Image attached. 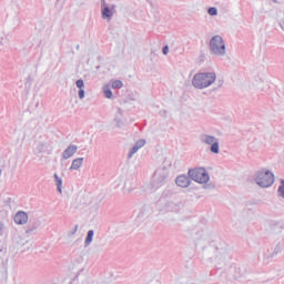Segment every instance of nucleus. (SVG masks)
Instances as JSON below:
<instances>
[{
	"instance_id": "b1692460",
	"label": "nucleus",
	"mask_w": 284,
	"mask_h": 284,
	"mask_svg": "<svg viewBox=\"0 0 284 284\" xmlns=\"http://www.w3.org/2000/svg\"><path fill=\"white\" fill-rule=\"evenodd\" d=\"M3 45H8V38H0V48H3Z\"/></svg>"
},
{
	"instance_id": "c85d7f7f",
	"label": "nucleus",
	"mask_w": 284,
	"mask_h": 284,
	"mask_svg": "<svg viewBox=\"0 0 284 284\" xmlns=\"http://www.w3.org/2000/svg\"><path fill=\"white\" fill-rule=\"evenodd\" d=\"M124 192H132V189L128 187V182L124 183Z\"/></svg>"
},
{
	"instance_id": "f8f14e48",
	"label": "nucleus",
	"mask_w": 284,
	"mask_h": 284,
	"mask_svg": "<svg viewBox=\"0 0 284 284\" xmlns=\"http://www.w3.org/2000/svg\"><path fill=\"white\" fill-rule=\"evenodd\" d=\"M83 161L84 159L83 158H78V159H74L71 163V166H70V171L71 172H74V170H79L81 168V165H83Z\"/></svg>"
},
{
	"instance_id": "aec40b11",
	"label": "nucleus",
	"mask_w": 284,
	"mask_h": 284,
	"mask_svg": "<svg viewBox=\"0 0 284 284\" xmlns=\"http://www.w3.org/2000/svg\"><path fill=\"white\" fill-rule=\"evenodd\" d=\"M139 150L140 149H138L134 144L133 148L131 149V151L129 152L128 159H132L134 156V154H136L139 152Z\"/></svg>"
},
{
	"instance_id": "2f4dec72",
	"label": "nucleus",
	"mask_w": 284,
	"mask_h": 284,
	"mask_svg": "<svg viewBox=\"0 0 284 284\" xmlns=\"http://www.w3.org/2000/svg\"><path fill=\"white\" fill-rule=\"evenodd\" d=\"M273 1V3H278V0H272Z\"/></svg>"
},
{
	"instance_id": "0eeeda50",
	"label": "nucleus",
	"mask_w": 284,
	"mask_h": 284,
	"mask_svg": "<svg viewBox=\"0 0 284 284\" xmlns=\"http://www.w3.org/2000/svg\"><path fill=\"white\" fill-rule=\"evenodd\" d=\"M115 10H116V4L108 6L105 4V0H102V8H101L102 19H106L108 21H110L112 17H114Z\"/></svg>"
},
{
	"instance_id": "9b49d317",
	"label": "nucleus",
	"mask_w": 284,
	"mask_h": 284,
	"mask_svg": "<svg viewBox=\"0 0 284 284\" xmlns=\"http://www.w3.org/2000/svg\"><path fill=\"white\" fill-rule=\"evenodd\" d=\"M182 207H183V204L181 202H168L166 203V210L169 212L179 213V212H181Z\"/></svg>"
},
{
	"instance_id": "2eb2a0df",
	"label": "nucleus",
	"mask_w": 284,
	"mask_h": 284,
	"mask_svg": "<svg viewBox=\"0 0 284 284\" xmlns=\"http://www.w3.org/2000/svg\"><path fill=\"white\" fill-rule=\"evenodd\" d=\"M150 214H152V210L150 206L144 205L140 211L139 216H150Z\"/></svg>"
},
{
	"instance_id": "7c9ffc66",
	"label": "nucleus",
	"mask_w": 284,
	"mask_h": 284,
	"mask_svg": "<svg viewBox=\"0 0 284 284\" xmlns=\"http://www.w3.org/2000/svg\"><path fill=\"white\" fill-rule=\"evenodd\" d=\"M202 240H203V241H209V235H207V233H205L204 235H202Z\"/></svg>"
},
{
	"instance_id": "dca6fc26",
	"label": "nucleus",
	"mask_w": 284,
	"mask_h": 284,
	"mask_svg": "<svg viewBox=\"0 0 284 284\" xmlns=\"http://www.w3.org/2000/svg\"><path fill=\"white\" fill-rule=\"evenodd\" d=\"M112 88H113V90H121V88H123V81H121V80L113 81Z\"/></svg>"
},
{
	"instance_id": "f03ea898",
	"label": "nucleus",
	"mask_w": 284,
	"mask_h": 284,
	"mask_svg": "<svg viewBox=\"0 0 284 284\" xmlns=\"http://www.w3.org/2000/svg\"><path fill=\"white\" fill-rule=\"evenodd\" d=\"M255 183L260 187H272L274 185V173L270 170H261L255 176Z\"/></svg>"
},
{
	"instance_id": "a878e982",
	"label": "nucleus",
	"mask_w": 284,
	"mask_h": 284,
	"mask_svg": "<svg viewBox=\"0 0 284 284\" xmlns=\"http://www.w3.org/2000/svg\"><path fill=\"white\" fill-rule=\"evenodd\" d=\"M78 97H79V99H85V90L80 89L78 92Z\"/></svg>"
},
{
	"instance_id": "423d86ee",
	"label": "nucleus",
	"mask_w": 284,
	"mask_h": 284,
	"mask_svg": "<svg viewBox=\"0 0 284 284\" xmlns=\"http://www.w3.org/2000/svg\"><path fill=\"white\" fill-rule=\"evenodd\" d=\"M200 140L202 143H205L206 145H211V152L213 154H219L220 146H219V139H216V136L202 134Z\"/></svg>"
},
{
	"instance_id": "c756f323",
	"label": "nucleus",
	"mask_w": 284,
	"mask_h": 284,
	"mask_svg": "<svg viewBox=\"0 0 284 284\" xmlns=\"http://www.w3.org/2000/svg\"><path fill=\"white\" fill-rule=\"evenodd\" d=\"M160 116H168V111L163 110V111H160Z\"/></svg>"
},
{
	"instance_id": "6e6552de",
	"label": "nucleus",
	"mask_w": 284,
	"mask_h": 284,
	"mask_svg": "<svg viewBox=\"0 0 284 284\" xmlns=\"http://www.w3.org/2000/svg\"><path fill=\"white\" fill-rule=\"evenodd\" d=\"M79 151V146L75 144H70L63 152L61 156V161H68V159H72L74 154Z\"/></svg>"
},
{
	"instance_id": "39448f33",
	"label": "nucleus",
	"mask_w": 284,
	"mask_h": 284,
	"mask_svg": "<svg viewBox=\"0 0 284 284\" xmlns=\"http://www.w3.org/2000/svg\"><path fill=\"white\" fill-rule=\"evenodd\" d=\"M189 176L192 181H195V183L203 184L210 181V174L204 168L190 169Z\"/></svg>"
},
{
	"instance_id": "4468645a",
	"label": "nucleus",
	"mask_w": 284,
	"mask_h": 284,
	"mask_svg": "<svg viewBox=\"0 0 284 284\" xmlns=\"http://www.w3.org/2000/svg\"><path fill=\"white\" fill-rule=\"evenodd\" d=\"M53 178H54V181H55L57 190L61 194V192H62L61 187L63 185V180L61 178H59V174H57V173H54Z\"/></svg>"
},
{
	"instance_id": "f257e3e1",
	"label": "nucleus",
	"mask_w": 284,
	"mask_h": 284,
	"mask_svg": "<svg viewBox=\"0 0 284 284\" xmlns=\"http://www.w3.org/2000/svg\"><path fill=\"white\" fill-rule=\"evenodd\" d=\"M214 81H216L215 72H200L193 77L192 85L196 88V90H205V88H210Z\"/></svg>"
},
{
	"instance_id": "cd10ccee",
	"label": "nucleus",
	"mask_w": 284,
	"mask_h": 284,
	"mask_svg": "<svg viewBox=\"0 0 284 284\" xmlns=\"http://www.w3.org/2000/svg\"><path fill=\"white\" fill-rule=\"evenodd\" d=\"M163 54H168L170 52V47L165 45L162 49Z\"/></svg>"
},
{
	"instance_id": "ddd939ff",
	"label": "nucleus",
	"mask_w": 284,
	"mask_h": 284,
	"mask_svg": "<svg viewBox=\"0 0 284 284\" xmlns=\"http://www.w3.org/2000/svg\"><path fill=\"white\" fill-rule=\"evenodd\" d=\"M93 240H94V231L90 230V231H88L87 237H85V241H84L85 247H88L90 245V243H92Z\"/></svg>"
},
{
	"instance_id": "bb28decb",
	"label": "nucleus",
	"mask_w": 284,
	"mask_h": 284,
	"mask_svg": "<svg viewBox=\"0 0 284 284\" xmlns=\"http://www.w3.org/2000/svg\"><path fill=\"white\" fill-rule=\"evenodd\" d=\"M116 128H123V121H121L119 118H115Z\"/></svg>"
},
{
	"instance_id": "4be33fe9",
	"label": "nucleus",
	"mask_w": 284,
	"mask_h": 284,
	"mask_svg": "<svg viewBox=\"0 0 284 284\" xmlns=\"http://www.w3.org/2000/svg\"><path fill=\"white\" fill-rule=\"evenodd\" d=\"M6 232H8L6 224L3 222H0V236H3Z\"/></svg>"
},
{
	"instance_id": "7ed1b4c3",
	"label": "nucleus",
	"mask_w": 284,
	"mask_h": 284,
	"mask_svg": "<svg viewBox=\"0 0 284 284\" xmlns=\"http://www.w3.org/2000/svg\"><path fill=\"white\" fill-rule=\"evenodd\" d=\"M211 54L215 57H225V41L221 36H214L210 40Z\"/></svg>"
},
{
	"instance_id": "72a5a7b5",
	"label": "nucleus",
	"mask_w": 284,
	"mask_h": 284,
	"mask_svg": "<svg viewBox=\"0 0 284 284\" xmlns=\"http://www.w3.org/2000/svg\"><path fill=\"white\" fill-rule=\"evenodd\" d=\"M77 49L79 50V45L77 47Z\"/></svg>"
},
{
	"instance_id": "412c9836",
	"label": "nucleus",
	"mask_w": 284,
	"mask_h": 284,
	"mask_svg": "<svg viewBox=\"0 0 284 284\" xmlns=\"http://www.w3.org/2000/svg\"><path fill=\"white\" fill-rule=\"evenodd\" d=\"M104 97L105 99H112V90L108 87L104 88Z\"/></svg>"
},
{
	"instance_id": "9d476101",
	"label": "nucleus",
	"mask_w": 284,
	"mask_h": 284,
	"mask_svg": "<svg viewBox=\"0 0 284 284\" xmlns=\"http://www.w3.org/2000/svg\"><path fill=\"white\" fill-rule=\"evenodd\" d=\"M175 183L179 187H189L190 183H192V179L187 175H179Z\"/></svg>"
},
{
	"instance_id": "f3484780",
	"label": "nucleus",
	"mask_w": 284,
	"mask_h": 284,
	"mask_svg": "<svg viewBox=\"0 0 284 284\" xmlns=\"http://www.w3.org/2000/svg\"><path fill=\"white\" fill-rule=\"evenodd\" d=\"M33 232H37V225L34 224H29L26 229L27 234H33Z\"/></svg>"
},
{
	"instance_id": "5701e85b",
	"label": "nucleus",
	"mask_w": 284,
	"mask_h": 284,
	"mask_svg": "<svg viewBox=\"0 0 284 284\" xmlns=\"http://www.w3.org/2000/svg\"><path fill=\"white\" fill-rule=\"evenodd\" d=\"M75 85L77 88H79V90H83L85 82H83V80L80 79V80H77Z\"/></svg>"
},
{
	"instance_id": "1a4fd4ad",
	"label": "nucleus",
	"mask_w": 284,
	"mask_h": 284,
	"mask_svg": "<svg viewBox=\"0 0 284 284\" xmlns=\"http://www.w3.org/2000/svg\"><path fill=\"white\" fill-rule=\"evenodd\" d=\"M13 221L17 225H26V223H28V213L24 211H18Z\"/></svg>"
},
{
	"instance_id": "a211bd4d",
	"label": "nucleus",
	"mask_w": 284,
	"mask_h": 284,
	"mask_svg": "<svg viewBox=\"0 0 284 284\" xmlns=\"http://www.w3.org/2000/svg\"><path fill=\"white\" fill-rule=\"evenodd\" d=\"M207 12L211 17H216V14H219V10L216 9V7L209 8Z\"/></svg>"
},
{
	"instance_id": "393cba45",
	"label": "nucleus",
	"mask_w": 284,
	"mask_h": 284,
	"mask_svg": "<svg viewBox=\"0 0 284 284\" xmlns=\"http://www.w3.org/2000/svg\"><path fill=\"white\" fill-rule=\"evenodd\" d=\"M78 230H79V224H75L74 229L69 232V236H74V234H77Z\"/></svg>"
},
{
	"instance_id": "20e7f679",
	"label": "nucleus",
	"mask_w": 284,
	"mask_h": 284,
	"mask_svg": "<svg viewBox=\"0 0 284 284\" xmlns=\"http://www.w3.org/2000/svg\"><path fill=\"white\" fill-rule=\"evenodd\" d=\"M168 168H161L158 169L154 174L153 179L151 181L152 190H159V187H162V185H165V180L168 179Z\"/></svg>"
},
{
	"instance_id": "473e14b6",
	"label": "nucleus",
	"mask_w": 284,
	"mask_h": 284,
	"mask_svg": "<svg viewBox=\"0 0 284 284\" xmlns=\"http://www.w3.org/2000/svg\"><path fill=\"white\" fill-rule=\"evenodd\" d=\"M1 174H2V171H1V169H0V176H1Z\"/></svg>"
},
{
	"instance_id": "6ab92c4d",
	"label": "nucleus",
	"mask_w": 284,
	"mask_h": 284,
	"mask_svg": "<svg viewBox=\"0 0 284 284\" xmlns=\"http://www.w3.org/2000/svg\"><path fill=\"white\" fill-rule=\"evenodd\" d=\"M145 143H146L145 140L140 139V140H138V141L135 142L134 145H135L139 150H141V148H144V146H145Z\"/></svg>"
}]
</instances>
